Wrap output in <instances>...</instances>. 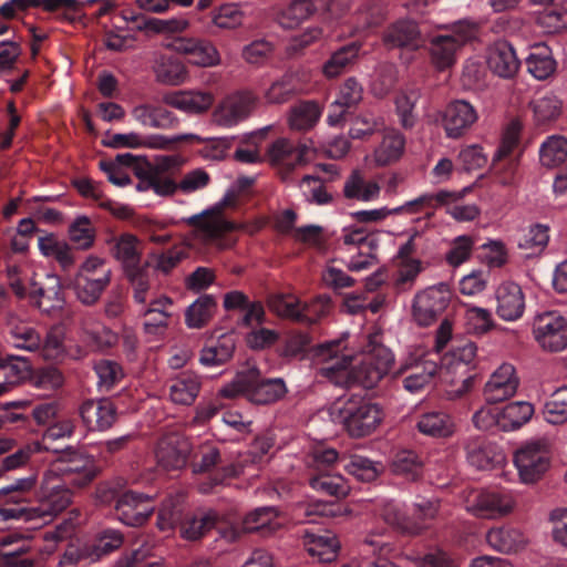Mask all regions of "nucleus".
<instances>
[{"label":"nucleus","instance_id":"obj_1","mask_svg":"<svg viewBox=\"0 0 567 567\" xmlns=\"http://www.w3.org/2000/svg\"><path fill=\"white\" fill-rule=\"evenodd\" d=\"M313 355L320 374L332 383L364 389L375 388L394 363V354L382 344L379 331L369 333L358 350L348 349L343 336L319 344Z\"/></svg>","mask_w":567,"mask_h":567},{"label":"nucleus","instance_id":"obj_2","mask_svg":"<svg viewBox=\"0 0 567 567\" xmlns=\"http://www.w3.org/2000/svg\"><path fill=\"white\" fill-rule=\"evenodd\" d=\"M329 414L331 420L343 427L349 436L361 439L373 434L382 424L385 413L375 402L361 396H350L334 402Z\"/></svg>","mask_w":567,"mask_h":567},{"label":"nucleus","instance_id":"obj_3","mask_svg":"<svg viewBox=\"0 0 567 567\" xmlns=\"http://www.w3.org/2000/svg\"><path fill=\"white\" fill-rule=\"evenodd\" d=\"M235 200V193L227 192L213 207L186 218L185 221L194 226V236L204 244L216 245L218 249L231 247L235 240L226 238L225 235L233 230L245 229V225L229 221L223 214V210L233 206Z\"/></svg>","mask_w":567,"mask_h":567},{"label":"nucleus","instance_id":"obj_4","mask_svg":"<svg viewBox=\"0 0 567 567\" xmlns=\"http://www.w3.org/2000/svg\"><path fill=\"white\" fill-rule=\"evenodd\" d=\"M513 465L522 485H537L551 467L548 440L540 437L523 442L513 453Z\"/></svg>","mask_w":567,"mask_h":567},{"label":"nucleus","instance_id":"obj_5","mask_svg":"<svg viewBox=\"0 0 567 567\" xmlns=\"http://www.w3.org/2000/svg\"><path fill=\"white\" fill-rule=\"evenodd\" d=\"M111 278L112 270L106 259L91 254L80 264L72 280V288L80 302L91 306L101 298Z\"/></svg>","mask_w":567,"mask_h":567},{"label":"nucleus","instance_id":"obj_6","mask_svg":"<svg viewBox=\"0 0 567 567\" xmlns=\"http://www.w3.org/2000/svg\"><path fill=\"white\" fill-rule=\"evenodd\" d=\"M477 34V24L458 21L451 25L450 33L433 37L429 43L430 61L440 72L450 70L457 60L461 48Z\"/></svg>","mask_w":567,"mask_h":567},{"label":"nucleus","instance_id":"obj_7","mask_svg":"<svg viewBox=\"0 0 567 567\" xmlns=\"http://www.w3.org/2000/svg\"><path fill=\"white\" fill-rule=\"evenodd\" d=\"M462 505L467 513L478 518L498 519L509 516L517 508V498L512 491L467 489L462 494Z\"/></svg>","mask_w":567,"mask_h":567},{"label":"nucleus","instance_id":"obj_8","mask_svg":"<svg viewBox=\"0 0 567 567\" xmlns=\"http://www.w3.org/2000/svg\"><path fill=\"white\" fill-rule=\"evenodd\" d=\"M349 0H291L276 13V21L284 29H296L315 14L330 19L340 18Z\"/></svg>","mask_w":567,"mask_h":567},{"label":"nucleus","instance_id":"obj_9","mask_svg":"<svg viewBox=\"0 0 567 567\" xmlns=\"http://www.w3.org/2000/svg\"><path fill=\"white\" fill-rule=\"evenodd\" d=\"M45 472L81 488L94 480L99 470L92 456L70 449L54 460Z\"/></svg>","mask_w":567,"mask_h":567},{"label":"nucleus","instance_id":"obj_10","mask_svg":"<svg viewBox=\"0 0 567 567\" xmlns=\"http://www.w3.org/2000/svg\"><path fill=\"white\" fill-rule=\"evenodd\" d=\"M451 301V291L446 284H439L419 291L412 301L413 320L422 327L436 321Z\"/></svg>","mask_w":567,"mask_h":567},{"label":"nucleus","instance_id":"obj_11","mask_svg":"<svg viewBox=\"0 0 567 567\" xmlns=\"http://www.w3.org/2000/svg\"><path fill=\"white\" fill-rule=\"evenodd\" d=\"M68 485L44 472L38 492L39 506L33 509L34 514L50 520L63 512L72 502V492Z\"/></svg>","mask_w":567,"mask_h":567},{"label":"nucleus","instance_id":"obj_12","mask_svg":"<svg viewBox=\"0 0 567 567\" xmlns=\"http://www.w3.org/2000/svg\"><path fill=\"white\" fill-rule=\"evenodd\" d=\"M533 334L547 351L558 352L567 348V319L556 311H545L534 318Z\"/></svg>","mask_w":567,"mask_h":567},{"label":"nucleus","instance_id":"obj_13","mask_svg":"<svg viewBox=\"0 0 567 567\" xmlns=\"http://www.w3.org/2000/svg\"><path fill=\"white\" fill-rule=\"evenodd\" d=\"M166 49L188 58L198 68H214L221 63V56L213 42L195 37H176L165 43Z\"/></svg>","mask_w":567,"mask_h":567},{"label":"nucleus","instance_id":"obj_14","mask_svg":"<svg viewBox=\"0 0 567 567\" xmlns=\"http://www.w3.org/2000/svg\"><path fill=\"white\" fill-rule=\"evenodd\" d=\"M257 103L251 92H237L224 97L215 107L212 121L215 125L231 128L249 117Z\"/></svg>","mask_w":567,"mask_h":567},{"label":"nucleus","instance_id":"obj_15","mask_svg":"<svg viewBox=\"0 0 567 567\" xmlns=\"http://www.w3.org/2000/svg\"><path fill=\"white\" fill-rule=\"evenodd\" d=\"M441 120L446 136L460 138L477 122L478 113L468 101L457 99L446 104Z\"/></svg>","mask_w":567,"mask_h":567},{"label":"nucleus","instance_id":"obj_16","mask_svg":"<svg viewBox=\"0 0 567 567\" xmlns=\"http://www.w3.org/2000/svg\"><path fill=\"white\" fill-rule=\"evenodd\" d=\"M308 148L288 138L276 140L267 150V161L275 167L282 178L306 162Z\"/></svg>","mask_w":567,"mask_h":567},{"label":"nucleus","instance_id":"obj_17","mask_svg":"<svg viewBox=\"0 0 567 567\" xmlns=\"http://www.w3.org/2000/svg\"><path fill=\"white\" fill-rule=\"evenodd\" d=\"M115 511L123 524L136 527L147 522L153 514L154 505L150 496L128 491L118 496Z\"/></svg>","mask_w":567,"mask_h":567},{"label":"nucleus","instance_id":"obj_18","mask_svg":"<svg viewBox=\"0 0 567 567\" xmlns=\"http://www.w3.org/2000/svg\"><path fill=\"white\" fill-rule=\"evenodd\" d=\"M35 481L34 476L19 478L0 489V524L10 519L29 518L25 508L20 504L24 499L23 493L33 488Z\"/></svg>","mask_w":567,"mask_h":567},{"label":"nucleus","instance_id":"obj_19","mask_svg":"<svg viewBox=\"0 0 567 567\" xmlns=\"http://www.w3.org/2000/svg\"><path fill=\"white\" fill-rule=\"evenodd\" d=\"M496 315L506 322L519 320L525 312L526 300L522 287L511 280L503 281L495 290Z\"/></svg>","mask_w":567,"mask_h":567},{"label":"nucleus","instance_id":"obj_20","mask_svg":"<svg viewBox=\"0 0 567 567\" xmlns=\"http://www.w3.org/2000/svg\"><path fill=\"white\" fill-rule=\"evenodd\" d=\"M519 384L514 365L501 364L488 378L484 386L487 403H498L514 396Z\"/></svg>","mask_w":567,"mask_h":567},{"label":"nucleus","instance_id":"obj_21","mask_svg":"<svg viewBox=\"0 0 567 567\" xmlns=\"http://www.w3.org/2000/svg\"><path fill=\"white\" fill-rule=\"evenodd\" d=\"M189 451L187 439L178 433H168L158 441L155 456L163 468L177 470L186 464Z\"/></svg>","mask_w":567,"mask_h":567},{"label":"nucleus","instance_id":"obj_22","mask_svg":"<svg viewBox=\"0 0 567 567\" xmlns=\"http://www.w3.org/2000/svg\"><path fill=\"white\" fill-rule=\"evenodd\" d=\"M251 380L247 399L255 404H271L281 400L287 394V385L281 378L262 379L260 371L249 368Z\"/></svg>","mask_w":567,"mask_h":567},{"label":"nucleus","instance_id":"obj_23","mask_svg":"<svg viewBox=\"0 0 567 567\" xmlns=\"http://www.w3.org/2000/svg\"><path fill=\"white\" fill-rule=\"evenodd\" d=\"M164 102L189 115H198L207 112L214 104L215 96L209 91L202 90H179L167 93L163 97Z\"/></svg>","mask_w":567,"mask_h":567},{"label":"nucleus","instance_id":"obj_24","mask_svg":"<svg viewBox=\"0 0 567 567\" xmlns=\"http://www.w3.org/2000/svg\"><path fill=\"white\" fill-rule=\"evenodd\" d=\"M173 300L161 296L150 302L144 310V331L151 339L163 337L173 317Z\"/></svg>","mask_w":567,"mask_h":567},{"label":"nucleus","instance_id":"obj_25","mask_svg":"<svg viewBox=\"0 0 567 567\" xmlns=\"http://www.w3.org/2000/svg\"><path fill=\"white\" fill-rule=\"evenodd\" d=\"M302 72H286L265 89L262 99L267 104H284L306 91Z\"/></svg>","mask_w":567,"mask_h":567},{"label":"nucleus","instance_id":"obj_26","mask_svg":"<svg viewBox=\"0 0 567 567\" xmlns=\"http://www.w3.org/2000/svg\"><path fill=\"white\" fill-rule=\"evenodd\" d=\"M111 254L127 272L137 271L143 254L142 241L133 234H122L109 240Z\"/></svg>","mask_w":567,"mask_h":567},{"label":"nucleus","instance_id":"obj_27","mask_svg":"<svg viewBox=\"0 0 567 567\" xmlns=\"http://www.w3.org/2000/svg\"><path fill=\"white\" fill-rule=\"evenodd\" d=\"M401 372L405 373L403 388L410 393H419L432 383L439 372V365L436 361L425 358L406 362L402 365Z\"/></svg>","mask_w":567,"mask_h":567},{"label":"nucleus","instance_id":"obj_28","mask_svg":"<svg viewBox=\"0 0 567 567\" xmlns=\"http://www.w3.org/2000/svg\"><path fill=\"white\" fill-rule=\"evenodd\" d=\"M465 449L468 463L478 470H492L505 463V454L495 443L472 440Z\"/></svg>","mask_w":567,"mask_h":567},{"label":"nucleus","instance_id":"obj_29","mask_svg":"<svg viewBox=\"0 0 567 567\" xmlns=\"http://www.w3.org/2000/svg\"><path fill=\"white\" fill-rule=\"evenodd\" d=\"M285 523V517L276 507H258L246 515L243 529L247 533L258 532L262 536H269L279 530Z\"/></svg>","mask_w":567,"mask_h":567},{"label":"nucleus","instance_id":"obj_30","mask_svg":"<svg viewBox=\"0 0 567 567\" xmlns=\"http://www.w3.org/2000/svg\"><path fill=\"white\" fill-rule=\"evenodd\" d=\"M153 72L157 82L178 86L186 83L189 79L188 69L179 59L158 53L154 58Z\"/></svg>","mask_w":567,"mask_h":567},{"label":"nucleus","instance_id":"obj_31","mask_svg":"<svg viewBox=\"0 0 567 567\" xmlns=\"http://www.w3.org/2000/svg\"><path fill=\"white\" fill-rule=\"evenodd\" d=\"M487 65L499 78H513L520 65L514 48L505 41L496 42L488 52Z\"/></svg>","mask_w":567,"mask_h":567},{"label":"nucleus","instance_id":"obj_32","mask_svg":"<svg viewBox=\"0 0 567 567\" xmlns=\"http://www.w3.org/2000/svg\"><path fill=\"white\" fill-rule=\"evenodd\" d=\"M388 48H408L417 50L422 45L421 32L417 24L411 20H400L390 25L383 34Z\"/></svg>","mask_w":567,"mask_h":567},{"label":"nucleus","instance_id":"obj_33","mask_svg":"<svg viewBox=\"0 0 567 567\" xmlns=\"http://www.w3.org/2000/svg\"><path fill=\"white\" fill-rule=\"evenodd\" d=\"M80 415L87 429L103 431L114 423L116 412L113 403L107 400H89L81 405Z\"/></svg>","mask_w":567,"mask_h":567},{"label":"nucleus","instance_id":"obj_34","mask_svg":"<svg viewBox=\"0 0 567 567\" xmlns=\"http://www.w3.org/2000/svg\"><path fill=\"white\" fill-rule=\"evenodd\" d=\"M236 340L231 332L220 334L217 339H209L200 351L199 362L207 368L226 363L235 351Z\"/></svg>","mask_w":567,"mask_h":567},{"label":"nucleus","instance_id":"obj_35","mask_svg":"<svg viewBox=\"0 0 567 567\" xmlns=\"http://www.w3.org/2000/svg\"><path fill=\"white\" fill-rule=\"evenodd\" d=\"M32 301L43 312L60 310L64 306V296L58 276L48 275L44 286L33 284L30 292Z\"/></svg>","mask_w":567,"mask_h":567},{"label":"nucleus","instance_id":"obj_36","mask_svg":"<svg viewBox=\"0 0 567 567\" xmlns=\"http://www.w3.org/2000/svg\"><path fill=\"white\" fill-rule=\"evenodd\" d=\"M381 184L377 179H367L364 175L355 169L343 185V194L348 199L362 203L377 202L381 196Z\"/></svg>","mask_w":567,"mask_h":567},{"label":"nucleus","instance_id":"obj_37","mask_svg":"<svg viewBox=\"0 0 567 567\" xmlns=\"http://www.w3.org/2000/svg\"><path fill=\"white\" fill-rule=\"evenodd\" d=\"M486 542L499 553L512 554L523 549L527 538L520 529L506 525L491 528L486 534Z\"/></svg>","mask_w":567,"mask_h":567},{"label":"nucleus","instance_id":"obj_38","mask_svg":"<svg viewBox=\"0 0 567 567\" xmlns=\"http://www.w3.org/2000/svg\"><path fill=\"white\" fill-rule=\"evenodd\" d=\"M303 545L308 554L321 563H330L337 557L339 542L331 533L315 534L306 532Z\"/></svg>","mask_w":567,"mask_h":567},{"label":"nucleus","instance_id":"obj_39","mask_svg":"<svg viewBox=\"0 0 567 567\" xmlns=\"http://www.w3.org/2000/svg\"><path fill=\"white\" fill-rule=\"evenodd\" d=\"M416 429L424 435L442 439L454 433L455 424L447 413L431 411L417 417Z\"/></svg>","mask_w":567,"mask_h":567},{"label":"nucleus","instance_id":"obj_40","mask_svg":"<svg viewBox=\"0 0 567 567\" xmlns=\"http://www.w3.org/2000/svg\"><path fill=\"white\" fill-rule=\"evenodd\" d=\"M132 116L145 127L169 128L176 124L174 114L161 105H137L132 110Z\"/></svg>","mask_w":567,"mask_h":567},{"label":"nucleus","instance_id":"obj_41","mask_svg":"<svg viewBox=\"0 0 567 567\" xmlns=\"http://www.w3.org/2000/svg\"><path fill=\"white\" fill-rule=\"evenodd\" d=\"M322 111L316 101H301L290 107L288 124L295 131H308L318 123Z\"/></svg>","mask_w":567,"mask_h":567},{"label":"nucleus","instance_id":"obj_42","mask_svg":"<svg viewBox=\"0 0 567 567\" xmlns=\"http://www.w3.org/2000/svg\"><path fill=\"white\" fill-rule=\"evenodd\" d=\"M189 27V20L183 16H178L167 19L151 18V20H143V23L138 24L136 30L147 35L172 37L186 32Z\"/></svg>","mask_w":567,"mask_h":567},{"label":"nucleus","instance_id":"obj_43","mask_svg":"<svg viewBox=\"0 0 567 567\" xmlns=\"http://www.w3.org/2000/svg\"><path fill=\"white\" fill-rule=\"evenodd\" d=\"M361 44L352 42L333 52L322 64L321 72L327 79L341 75L358 58Z\"/></svg>","mask_w":567,"mask_h":567},{"label":"nucleus","instance_id":"obj_44","mask_svg":"<svg viewBox=\"0 0 567 567\" xmlns=\"http://www.w3.org/2000/svg\"><path fill=\"white\" fill-rule=\"evenodd\" d=\"M199 377L184 372L174 380L169 386V398L176 404L189 405L197 398L200 390Z\"/></svg>","mask_w":567,"mask_h":567},{"label":"nucleus","instance_id":"obj_45","mask_svg":"<svg viewBox=\"0 0 567 567\" xmlns=\"http://www.w3.org/2000/svg\"><path fill=\"white\" fill-rule=\"evenodd\" d=\"M529 107L535 123L545 125L559 118L563 112V102L554 93H546L532 100Z\"/></svg>","mask_w":567,"mask_h":567},{"label":"nucleus","instance_id":"obj_46","mask_svg":"<svg viewBox=\"0 0 567 567\" xmlns=\"http://www.w3.org/2000/svg\"><path fill=\"white\" fill-rule=\"evenodd\" d=\"M534 414V406L526 401L512 402L499 408L501 430L515 431L526 424Z\"/></svg>","mask_w":567,"mask_h":567},{"label":"nucleus","instance_id":"obj_47","mask_svg":"<svg viewBox=\"0 0 567 567\" xmlns=\"http://www.w3.org/2000/svg\"><path fill=\"white\" fill-rule=\"evenodd\" d=\"M405 141L402 134L391 131L383 136L382 142L373 152L377 166H386L400 159L404 152Z\"/></svg>","mask_w":567,"mask_h":567},{"label":"nucleus","instance_id":"obj_48","mask_svg":"<svg viewBox=\"0 0 567 567\" xmlns=\"http://www.w3.org/2000/svg\"><path fill=\"white\" fill-rule=\"evenodd\" d=\"M309 484L315 491L336 497L347 496L350 489L341 475L333 474L330 471L310 473Z\"/></svg>","mask_w":567,"mask_h":567},{"label":"nucleus","instance_id":"obj_49","mask_svg":"<svg viewBox=\"0 0 567 567\" xmlns=\"http://www.w3.org/2000/svg\"><path fill=\"white\" fill-rule=\"evenodd\" d=\"M68 235L79 250H89L94 246L96 229L87 216L80 215L70 223Z\"/></svg>","mask_w":567,"mask_h":567},{"label":"nucleus","instance_id":"obj_50","mask_svg":"<svg viewBox=\"0 0 567 567\" xmlns=\"http://www.w3.org/2000/svg\"><path fill=\"white\" fill-rule=\"evenodd\" d=\"M445 383V395L449 400H457L468 393L474 385V374L472 371H454L445 368L443 372Z\"/></svg>","mask_w":567,"mask_h":567},{"label":"nucleus","instance_id":"obj_51","mask_svg":"<svg viewBox=\"0 0 567 567\" xmlns=\"http://www.w3.org/2000/svg\"><path fill=\"white\" fill-rule=\"evenodd\" d=\"M526 64L528 72L537 80L547 79L556 69V62L546 45H536L526 59Z\"/></svg>","mask_w":567,"mask_h":567},{"label":"nucleus","instance_id":"obj_52","mask_svg":"<svg viewBox=\"0 0 567 567\" xmlns=\"http://www.w3.org/2000/svg\"><path fill=\"white\" fill-rule=\"evenodd\" d=\"M165 145V140L161 134H153L150 136H142L135 132L114 134L109 142V146L114 148L128 147L142 148L147 147L158 150Z\"/></svg>","mask_w":567,"mask_h":567},{"label":"nucleus","instance_id":"obj_53","mask_svg":"<svg viewBox=\"0 0 567 567\" xmlns=\"http://www.w3.org/2000/svg\"><path fill=\"white\" fill-rule=\"evenodd\" d=\"M8 327L13 340V344L23 350L34 352L40 344V336L30 326L19 321L18 317L10 315L8 317Z\"/></svg>","mask_w":567,"mask_h":567},{"label":"nucleus","instance_id":"obj_54","mask_svg":"<svg viewBox=\"0 0 567 567\" xmlns=\"http://www.w3.org/2000/svg\"><path fill=\"white\" fill-rule=\"evenodd\" d=\"M540 163L549 168L563 164L567 159V140L560 135H551L539 148Z\"/></svg>","mask_w":567,"mask_h":567},{"label":"nucleus","instance_id":"obj_55","mask_svg":"<svg viewBox=\"0 0 567 567\" xmlns=\"http://www.w3.org/2000/svg\"><path fill=\"white\" fill-rule=\"evenodd\" d=\"M268 306L276 315L297 322L305 320L303 301L293 295H277L269 299Z\"/></svg>","mask_w":567,"mask_h":567},{"label":"nucleus","instance_id":"obj_56","mask_svg":"<svg viewBox=\"0 0 567 567\" xmlns=\"http://www.w3.org/2000/svg\"><path fill=\"white\" fill-rule=\"evenodd\" d=\"M40 358L47 361H59L65 357L64 332L60 327L51 329L45 339H40L35 351Z\"/></svg>","mask_w":567,"mask_h":567},{"label":"nucleus","instance_id":"obj_57","mask_svg":"<svg viewBox=\"0 0 567 567\" xmlns=\"http://www.w3.org/2000/svg\"><path fill=\"white\" fill-rule=\"evenodd\" d=\"M216 310V302L210 296H203L186 310L185 322L188 328H200L206 324Z\"/></svg>","mask_w":567,"mask_h":567},{"label":"nucleus","instance_id":"obj_58","mask_svg":"<svg viewBox=\"0 0 567 567\" xmlns=\"http://www.w3.org/2000/svg\"><path fill=\"white\" fill-rule=\"evenodd\" d=\"M218 523V516L215 512L209 511L194 516L183 523L181 535L187 540H196L203 537L210 528Z\"/></svg>","mask_w":567,"mask_h":567},{"label":"nucleus","instance_id":"obj_59","mask_svg":"<svg viewBox=\"0 0 567 567\" xmlns=\"http://www.w3.org/2000/svg\"><path fill=\"white\" fill-rule=\"evenodd\" d=\"M123 544V536L121 533L109 529L103 532L93 543L86 544L90 554L89 563H94L103 556L111 554L118 549Z\"/></svg>","mask_w":567,"mask_h":567},{"label":"nucleus","instance_id":"obj_60","mask_svg":"<svg viewBox=\"0 0 567 567\" xmlns=\"http://www.w3.org/2000/svg\"><path fill=\"white\" fill-rule=\"evenodd\" d=\"M543 415L546 422L557 425L567 422V386L557 389L545 402Z\"/></svg>","mask_w":567,"mask_h":567},{"label":"nucleus","instance_id":"obj_61","mask_svg":"<svg viewBox=\"0 0 567 567\" xmlns=\"http://www.w3.org/2000/svg\"><path fill=\"white\" fill-rule=\"evenodd\" d=\"M467 330L474 334H485L496 327L491 310L476 306H467L464 313Z\"/></svg>","mask_w":567,"mask_h":567},{"label":"nucleus","instance_id":"obj_62","mask_svg":"<svg viewBox=\"0 0 567 567\" xmlns=\"http://www.w3.org/2000/svg\"><path fill=\"white\" fill-rule=\"evenodd\" d=\"M392 471L408 480L414 481L423 473V462L415 452L401 451L392 461Z\"/></svg>","mask_w":567,"mask_h":567},{"label":"nucleus","instance_id":"obj_63","mask_svg":"<svg viewBox=\"0 0 567 567\" xmlns=\"http://www.w3.org/2000/svg\"><path fill=\"white\" fill-rule=\"evenodd\" d=\"M244 13L238 4L226 3L212 12V23L224 30L236 29L241 25Z\"/></svg>","mask_w":567,"mask_h":567},{"label":"nucleus","instance_id":"obj_64","mask_svg":"<svg viewBox=\"0 0 567 567\" xmlns=\"http://www.w3.org/2000/svg\"><path fill=\"white\" fill-rule=\"evenodd\" d=\"M420 97L419 90L411 89L402 91L395 99L396 113L403 127H412L415 122L413 114L414 106Z\"/></svg>","mask_w":567,"mask_h":567}]
</instances>
